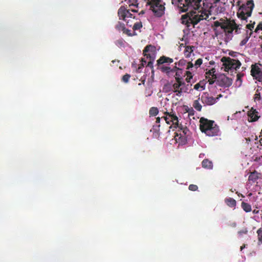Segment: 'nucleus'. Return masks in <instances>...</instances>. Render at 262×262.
Returning a JSON list of instances; mask_svg holds the SVG:
<instances>
[{"label":"nucleus","instance_id":"obj_1","mask_svg":"<svg viewBox=\"0 0 262 262\" xmlns=\"http://www.w3.org/2000/svg\"><path fill=\"white\" fill-rule=\"evenodd\" d=\"M205 0H185V3L182 4L181 7V11L185 12L188 9L192 10L181 16V23L190 27L192 25L195 26L200 21L206 20L210 15V6L205 5Z\"/></svg>","mask_w":262,"mask_h":262},{"label":"nucleus","instance_id":"obj_2","mask_svg":"<svg viewBox=\"0 0 262 262\" xmlns=\"http://www.w3.org/2000/svg\"><path fill=\"white\" fill-rule=\"evenodd\" d=\"M200 129L201 132L208 137H214L219 134V127L214 122L204 117L200 118Z\"/></svg>","mask_w":262,"mask_h":262},{"label":"nucleus","instance_id":"obj_3","mask_svg":"<svg viewBox=\"0 0 262 262\" xmlns=\"http://www.w3.org/2000/svg\"><path fill=\"white\" fill-rule=\"evenodd\" d=\"M168 77H173L176 81H184L183 77L185 76V73H183V70L176 66L172 68L166 66H161L159 69Z\"/></svg>","mask_w":262,"mask_h":262},{"label":"nucleus","instance_id":"obj_4","mask_svg":"<svg viewBox=\"0 0 262 262\" xmlns=\"http://www.w3.org/2000/svg\"><path fill=\"white\" fill-rule=\"evenodd\" d=\"M146 6H149V10L152 11L154 15L161 17L165 11V3L162 0H145Z\"/></svg>","mask_w":262,"mask_h":262},{"label":"nucleus","instance_id":"obj_5","mask_svg":"<svg viewBox=\"0 0 262 262\" xmlns=\"http://www.w3.org/2000/svg\"><path fill=\"white\" fill-rule=\"evenodd\" d=\"M254 3L253 0H249L247 3L239 7V10L237 12V16L242 20L251 16V12L253 10Z\"/></svg>","mask_w":262,"mask_h":262},{"label":"nucleus","instance_id":"obj_6","mask_svg":"<svg viewBox=\"0 0 262 262\" xmlns=\"http://www.w3.org/2000/svg\"><path fill=\"white\" fill-rule=\"evenodd\" d=\"M221 61L224 67V70L229 71L237 70L241 66V63L237 59H231L229 57L224 56L221 58Z\"/></svg>","mask_w":262,"mask_h":262},{"label":"nucleus","instance_id":"obj_7","mask_svg":"<svg viewBox=\"0 0 262 262\" xmlns=\"http://www.w3.org/2000/svg\"><path fill=\"white\" fill-rule=\"evenodd\" d=\"M216 84L219 86L229 88L232 85V80L224 74H221L215 79Z\"/></svg>","mask_w":262,"mask_h":262},{"label":"nucleus","instance_id":"obj_8","mask_svg":"<svg viewBox=\"0 0 262 262\" xmlns=\"http://www.w3.org/2000/svg\"><path fill=\"white\" fill-rule=\"evenodd\" d=\"M176 82L173 83L172 85V91L176 93V96L180 97L182 93H187V89H184L183 86L185 85V83L184 81H176Z\"/></svg>","mask_w":262,"mask_h":262},{"label":"nucleus","instance_id":"obj_9","mask_svg":"<svg viewBox=\"0 0 262 262\" xmlns=\"http://www.w3.org/2000/svg\"><path fill=\"white\" fill-rule=\"evenodd\" d=\"M164 115H165V116L162 117V118H163V119L165 120V122L167 123V124H170L171 123H172V124H173V125L174 126L179 125V120H178V117L176 116V115L172 113V112H165V113H164Z\"/></svg>","mask_w":262,"mask_h":262},{"label":"nucleus","instance_id":"obj_10","mask_svg":"<svg viewBox=\"0 0 262 262\" xmlns=\"http://www.w3.org/2000/svg\"><path fill=\"white\" fill-rule=\"evenodd\" d=\"M130 11L133 12H137V10L135 9H127L125 7L121 6L118 10V16H119L120 19L126 21V15Z\"/></svg>","mask_w":262,"mask_h":262},{"label":"nucleus","instance_id":"obj_11","mask_svg":"<svg viewBox=\"0 0 262 262\" xmlns=\"http://www.w3.org/2000/svg\"><path fill=\"white\" fill-rule=\"evenodd\" d=\"M218 100V97L214 98L212 96H210L208 94L205 93L201 96V101L202 103L207 105H212L214 103H216Z\"/></svg>","mask_w":262,"mask_h":262},{"label":"nucleus","instance_id":"obj_12","mask_svg":"<svg viewBox=\"0 0 262 262\" xmlns=\"http://www.w3.org/2000/svg\"><path fill=\"white\" fill-rule=\"evenodd\" d=\"M153 47L151 45H147L144 49V56H146L149 61H154L155 60V53L152 51Z\"/></svg>","mask_w":262,"mask_h":262},{"label":"nucleus","instance_id":"obj_13","mask_svg":"<svg viewBox=\"0 0 262 262\" xmlns=\"http://www.w3.org/2000/svg\"><path fill=\"white\" fill-rule=\"evenodd\" d=\"M215 73V70L214 68L211 69L210 70L208 71L205 73L206 75V79L208 80V83L210 84H213L214 83V80L216 79L218 77L216 75L214 74Z\"/></svg>","mask_w":262,"mask_h":262},{"label":"nucleus","instance_id":"obj_14","mask_svg":"<svg viewBox=\"0 0 262 262\" xmlns=\"http://www.w3.org/2000/svg\"><path fill=\"white\" fill-rule=\"evenodd\" d=\"M238 25H237L234 20H232V24L229 25L225 27L221 28L222 29L224 30V33L227 34H232L233 30L237 28H239Z\"/></svg>","mask_w":262,"mask_h":262},{"label":"nucleus","instance_id":"obj_15","mask_svg":"<svg viewBox=\"0 0 262 262\" xmlns=\"http://www.w3.org/2000/svg\"><path fill=\"white\" fill-rule=\"evenodd\" d=\"M173 62V60L168 57L162 56H161L160 58L158 59V61H157V66H158V69L161 66H165L163 64L165 63H172Z\"/></svg>","mask_w":262,"mask_h":262},{"label":"nucleus","instance_id":"obj_16","mask_svg":"<svg viewBox=\"0 0 262 262\" xmlns=\"http://www.w3.org/2000/svg\"><path fill=\"white\" fill-rule=\"evenodd\" d=\"M187 136V135H183V133L176 132L174 140L181 144H185L187 141V139H186Z\"/></svg>","mask_w":262,"mask_h":262},{"label":"nucleus","instance_id":"obj_17","mask_svg":"<svg viewBox=\"0 0 262 262\" xmlns=\"http://www.w3.org/2000/svg\"><path fill=\"white\" fill-rule=\"evenodd\" d=\"M248 117L250 118V122H254L257 121L259 118L258 112L253 108H251L248 112Z\"/></svg>","mask_w":262,"mask_h":262},{"label":"nucleus","instance_id":"obj_18","mask_svg":"<svg viewBox=\"0 0 262 262\" xmlns=\"http://www.w3.org/2000/svg\"><path fill=\"white\" fill-rule=\"evenodd\" d=\"M150 132L152 133L153 138L158 139L160 137V124L153 125Z\"/></svg>","mask_w":262,"mask_h":262},{"label":"nucleus","instance_id":"obj_19","mask_svg":"<svg viewBox=\"0 0 262 262\" xmlns=\"http://www.w3.org/2000/svg\"><path fill=\"white\" fill-rule=\"evenodd\" d=\"M260 173L258 172L256 170H254L253 172H251L250 175L248 176V181L254 183L256 182L257 180L258 179Z\"/></svg>","mask_w":262,"mask_h":262},{"label":"nucleus","instance_id":"obj_20","mask_svg":"<svg viewBox=\"0 0 262 262\" xmlns=\"http://www.w3.org/2000/svg\"><path fill=\"white\" fill-rule=\"evenodd\" d=\"M252 34V32H249L248 30H246L245 38L243 39V40L241 41V42H239V46H241V47L245 46L247 41H248V39L250 38V37H251Z\"/></svg>","mask_w":262,"mask_h":262},{"label":"nucleus","instance_id":"obj_21","mask_svg":"<svg viewBox=\"0 0 262 262\" xmlns=\"http://www.w3.org/2000/svg\"><path fill=\"white\" fill-rule=\"evenodd\" d=\"M202 167L204 168H206L208 169H211L212 168H213V163H212V162L208 160V159H205L203 160L202 163Z\"/></svg>","mask_w":262,"mask_h":262},{"label":"nucleus","instance_id":"obj_22","mask_svg":"<svg viewBox=\"0 0 262 262\" xmlns=\"http://www.w3.org/2000/svg\"><path fill=\"white\" fill-rule=\"evenodd\" d=\"M229 25H232V20H228L223 23H221L219 21H214V23H213V25H214V27L216 28H222Z\"/></svg>","mask_w":262,"mask_h":262},{"label":"nucleus","instance_id":"obj_23","mask_svg":"<svg viewBox=\"0 0 262 262\" xmlns=\"http://www.w3.org/2000/svg\"><path fill=\"white\" fill-rule=\"evenodd\" d=\"M193 46H186L184 50V55L186 58H189L190 56V54L193 52Z\"/></svg>","mask_w":262,"mask_h":262},{"label":"nucleus","instance_id":"obj_24","mask_svg":"<svg viewBox=\"0 0 262 262\" xmlns=\"http://www.w3.org/2000/svg\"><path fill=\"white\" fill-rule=\"evenodd\" d=\"M224 201H225L227 206L231 208H234L236 206V201L231 198H226Z\"/></svg>","mask_w":262,"mask_h":262},{"label":"nucleus","instance_id":"obj_25","mask_svg":"<svg viewBox=\"0 0 262 262\" xmlns=\"http://www.w3.org/2000/svg\"><path fill=\"white\" fill-rule=\"evenodd\" d=\"M257 235H258V242H257V246L259 247L262 245V228H258L257 230Z\"/></svg>","mask_w":262,"mask_h":262},{"label":"nucleus","instance_id":"obj_26","mask_svg":"<svg viewBox=\"0 0 262 262\" xmlns=\"http://www.w3.org/2000/svg\"><path fill=\"white\" fill-rule=\"evenodd\" d=\"M176 127L179 128L176 133H180L183 135H188L189 133V129L186 127H183L182 125L176 126Z\"/></svg>","mask_w":262,"mask_h":262},{"label":"nucleus","instance_id":"obj_27","mask_svg":"<svg viewBox=\"0 0 262 262\" xmlns=\"http://www.w3.org/2000/svg\"><path fill=\"white\" fill-rule=\"evenodd\" d=\"M242 208L246 212H250L251 211V205L244 202L242 203Z\"/></svg>","mask_w":262,"mask_h":262},{"label":"nucleus","instance_id":"obj_28","mask_svg":"<svg viewBox=\"0 0 262 262\" xmlns=\"http://www.w3.org/2000/svg\"><path fill=\"white\" fill-rule=\"evenodd\" d=\"M149 116H155L158 114V109L156 107H152L149 108Z\"/></svg>","mask_w":262,"mask_h":262},{"label":"nucleus","instance_id":"obj_29","mask_svg":"<svg viewBox=\"0 0 262 262\" xmlns=\"http://www.w3.org/2000/svg\"><path fill=\"white\" fill-rule=\"evenodd\" d=\"M192 106L198 112H200L201 110H202V105L199 103V101H198V100H195L194 101H193Z\"/></svg>","mask_w":262,"mask_h":262},{"label":"nucleus","instance_id":"obj_30","mask_svg":"<svg viewBox=\"0 0 262 262\" xmlns=\"http://www.w3.org/2000/svg\"><path fill=\"white\" fill-rule=\"evenodd\" d=\"M116 29L119 31H120L121 30H126L127 29H126L124 27V24L120 21H118L117 24L116 25Z\"/></svg>","mask_w":262,"mask_h":262},{"label":"nucleus","instance_id":"obj_31","mask_svg":"<svg viewBox=\"0 0 262 262\" xmlns=\"http://www.w3.org/2000/svg\"><path fill=\"white\" fill-rule=\"evenodd\" d=\"M185 75L187 76V78L185 80L187 83H190V80L192 79V74L190 71H186Z\"/></svg>","mask_w":262,"mask_h":262},{"label":"nucleus","instance_id":"obj_32","mask_svg":"<svg viewBox=\"0 0 262 262\" xmlns=\"http://www.w3.org/2000/svg\"><path fill=\"white\" fill-rule=\"evenodd\" d=\"M187 63L188 62H186V60L182 59L180 60L179 61L176 62V63H174V64H176V66H174L177 67V66H178L179 67H184L185 65L187 64Z\"/></svg>","mask_w":262,"mask_h":262},{"label":"nucleus","instance_id":"obj_33","mask_svg":"<svg viewBox=\"0 0 262 262\" xmlns=\"http://www.w3.org/2000/svg\"><path fill=\"white\" fill-rule=\"evenodd\" d=\"M261 88H260V89L257 90L256 91V93L254 94V97H253V99H254V101H259L261 100V96L260 95V92H259V91H261Z\"/></svg>","mask_w":262,"mask_h":262},{"label":"nucleus","instance_id":"obj_34","mask_svg":"<svg viewBox=\"0 0 262 262\" xmlns=\"http://www.w3.org/2000/svg\"><path fill=\"white\" fill-rule=\"evenodd\" d=\"M130 77V75H129V74H126L124 75L123 76H122V78H121V81L122 82L127 83L129 81V78Z\"/></svg>","mask_w":262,"mask_h":262},{"label":"nucleus","instance_id":"obj_35","mask_svg":"<svg viewBox=\"0 0 262 262\" xmlns=\"http://www.w3.org/2000/svg\"><path fill=\"white\" fill-rule=\"evenodd\" d=\"M129 7H138V4L137 3V0H128Z\"/></svg>","mask_w":262,"mask_h":262},{"label":"nucleus","instance_id":"obj_36","mask_svg":"<svg viewBox=\"0 0 262 262\" xmlns=\"http://www.w3.org/2000/svg\"><path fill=\"white\" fill-rule=\"evenodd\" d=\"M142 27V23H141V21H139L134 24V27H133V29H134V30H138L140 28H141Z\"/></svg>","mask_w":262,"mask_h":262},{"label":"nucleus","instance_id":"obj_37","mask_svg":"<svg viewBox=\"0 0 262 262\" xmlns=\"http://www.w3.org/2000/svg\"><path fill=\"white\" fill-rule=\"evenodd\" d=\"M124 41L122 38H120L116 41V45L119 47H122L124 46Z\"/></svg>","mask_w":262,"mask_h":262},{"label":"nucleus","instance_id":"obj_38","mask_svg":"<svg viewBox=\"0 0 262 262\" xmlns=\"http://www.w3.org/2000/svg\"><path fill=\"white\" fill-rule=\"evenodd\" d=\"M254 25H255L254 22H253V24H250L247 25V26H246V28H247V29H248L247 31H248L249 32H252V29H253Z\"/></svg>","mask_w":262,"mask_h":262},{"label":"nucleus","instance_id":"obj_39","mask_svg":"<svg viewBox=\"0 0 262 262\" xmlns=\"http://www.w3.org/2000/svg\"><path fill=\"white\" fill-rule=\"evenodd\" d=\"M244 76L243 73H238L236 76V82H239V85L241 84V78Z\"/></svg>","mask_w":262,"mask_h":262},{"label":"nucleus","instance_id":"obj_40","mask_svg":"<svg viewBox=\"0 0 262 262\" xmlns=\"http://www.w3.org/2000/svg\"><path fill=\"white\" fill-rule=\"evenodd\" d=\"M248 232V231H247V229L245 228L238 231V235H239V236H243V235L247 234Z\"/></svg>","mask_w":262,"mask_h":262},{"label":"nucleus","instance_id":"obj_41","mask_svg":"<svg viewBox=\"0 0 262 262\" xmlns=\"http://www.w3.org/2000/svg\"><path fill=\"white\" fill-rule=\"evenodd\" d=\"M194 90L196 91H202L204 89L203 86L200 85V83H197V84L194 85Z\"/></svg>","mask_w":262,"mask_h":262},{"label":"nucleus","instance_id":"obj_42","mask_svg":"<svg viewBox=\"0 0 262 262\" xmlns=\"http://www.w3.org/2000/svg\"><path fill=\"white\" fill-rule=\"evenodd\" d=\"M188 189L190 191H195L198 190V186L195 185L191 184L188 186Z\"/></svg>","mask_w":262,"mask_h":262},{"label":"nucleus","instance_id":"obj_43","mask_svg":"<svg viewBox=\"0 0 262 262\" xmlns=\"http://www.w3.org/2000/svg\"><path fill=\"white\" fill-rule=\"evenodd\" d=\"M121 31H122L124 34H126V35L128 36H132L134 35V34H132L130 33V30L128 29H125L124 30H121Z\"/></svg>","mask_w":262,"mask_h":262},{"label":"nucleus","instance_id":"obj_44","mask_svg":"<svg viewBox=\"0 0 262 262\" xmlns=\"http://www.w3.org/2000/svg\"><path fill=\"white\" fill-rule=\"evenodd\" d=\"M262 30V21L259 23V24H258V26H257V27H256L255 30H254V32L257 33L259 31H261Z\"/></svg>","mask_w":262,"mask_h":262},{"label":"nucleus","instance_id":"obj_45","mask_svg":"<svg viewBox=\"0 0 262 262\" xmlns=\"http://www.w3.org/2000/svg\"><path fill=\"white\" fill-rule=\"evenodd\" d=\"M202 63H203V60L201 58H199L195 61V66L199 67L202 64Z\"/></svg>","mask_w":262,"mask_h":262},{"label":"nucleus","instance_id":"obj_46","mask_svg":"<svg viewBox=\"0 0 262 262\" xmlns=\"http://www.w3.org/2000/svg\"><path fill=\"white\" fill-rule=\"evenodd\" d=\"M153 62L154 61H149L147 63V67H149L151 69V70H153Z\"/></svg>","mask_w":262,"mask_h":262},{"label":"nucleus","instance_id":"obj_47","mask_svg":"<svg viewBox=\"0 0 262 262\" xmlns=\"http://www.w3.org/2000/svg\"><path fill=\"white\" fill-rule=\"evenodd\" d=\"M186 65H187V70L191 69L193 67V64L191 62H187V64Z\"/></svg>","mask_w":262,"mask_h":262},{"label":"nucleus","instance_id":"obj_48","mask_svg":"<svg viewBox=\"0 0 262 262\" xmlns=\"http://www.w3.org/2000/svg\"><path fill=\"white\" fill-rule=\"evenodd\" d=\"M142 63L141 64L139 65V68H138V71H139L140 69H142V67H143V63H146V61L143 59H141Z\"/></svg>","mask_w":262,"mask_h":262},{"label":"nucleus","instance_id":"obj_49","mask_svg":"<svg viewBox=\"0 0 262 262\" xmlns=\"http://www.w3.org/2000/svg\"><path fill=\"white\" fill-rule=\"evenodd\" d=\"M134 18V16L132 14V13H130V12L128 13V14H127V15H126V18Z\"/></svg>","mask_w":262,"mask_h":262},{"label":"nucleus","instance_id":"obj_50","mask_svg":"<svg viewBox=\"0 0 262 262\" xmlns=\"http://www.w3.org/2000/svg\"><path fill=\"white\" fill-rule=\"evenodd\" d=\"M239 30H240V28L239 27L236 28V29H234V33H235V34H239Z\"/></svg>","mask_w":262,"mask_h":262},{"label":"nucleus","instance_id":"obj_51","mask_svg":"<svg viewBox=\"0 0 262 262\" xmlns=\"http://www.w3.org/2000/svg\"><path fill=\"white\" fill-rule=\"evenodd\" d=\"M160 121H161L160 117H157V118H156V123H157V124H159L160 123Z\"/></svg>","mask_w":262,"mask_h":262},{"label":"nucleus","instance_id":"obj_52","mask_svg":"<svg viewBox=\"0 0 262 262\" xmlns=\"http://www.w3.org/2000/svg\"><path fill=\"white\" fill-rule=\"evenodd\" d=\"M145 11L144 10H142L141 11L139 12V15H142L144 14Z\"/></svg>","mask_w":262,"mask_h":262},{"label":"nucleus","instance_id":"obj_53","mask_svg":"<svg viewBox=\"0 0 262 262\" xmlns=\"http://www.w3.org/2000/svg\"><path fill=\"white\" fill-rule=\"evenodd\" d=\"M213 1V4H216L217 3H219L220 0H212Z\"/></svg>","mask_w":262,"mask_h":262},{"label":"nucleus","instance_id":"obj_54","mask_svg":"<svg viewBox=\"0 0 262 262\" xmlns=\"http://www.w3.org/2000/svg\"><path fill=\"white\" fill-rule=\"evenodd\" d=\"M245 244H243V246H241V248H239V249H241V251H242V250L245 249Z\"/></svg>","mask_w":262,"mask_h":262},{"label":"nucleus","instance_id":"obj_55","mask_svg":"<svg viewBox=\"0 0 262 262\" xmlns=\"http://www.w3.org/2000/svg\"><path fill=\"white\" fill-rule=\"evenodd\" d=\"M188 86H189V85H188V84H186L185 85H184V86H181V88H184V89H187V90H188V88H187V87H188Z\"/></svg>","mask_w":262,"mask_h":262},{"label":"nucleus","instance_id":"obj_56","mask_svg":"<svg viewBox=\"0 0 262 262\" xmlns=\"http://www.w3.org/2000/svg\"><path fill=\"white\" fill-rule=\"evenodd\" d=\"M221 97H222V94H220V95H219V96H217V97H216V98H219V99L220 98H221Z\"/></svg>","mask_w":262,"mask_h":262},{"label":"nucleus","instance_id":"obj_57","mask_svg":"<svg viewBox=\"0 0 262 262\" xmlns=\"http://www.w3.org/2000/svg\"><path fill=\"white\" fill-rule=\"evenodd\" d=\"M254 140H257V136L255 137V138H254Z\"/></svg>","mask_w":262,"mask_h":262},{"label":"nucleus","instance_id":"obj_58","mask_svg":"<svg viewBox=\"0 0 262 262\" xmlns=\"http://www.w3.org/2000/svg\"><path fill=\"white\" fill-rule=\"evenodd\" d=\"M248 196H251V193H250L248 194Z\"/></svg>","mask_w":262,"mask_h":262},{"label":"nucleus","instance_id":"obj_59","mask_svg":"<svg viewBox=\"0 0 262 262\" xmlns=\"http://www.w3.org/2000/svg\"><path fill=\"white\" fill-rule=\"evenodd\" d=\"M233 55V54H231V53H229V55L232 56Z\"/></svg>","mask_w":262,"mask_h":262},{"label":"nucleus","instance_id":"obj_60","mask_svg":"<svg viewBox=\"0 0 262 262\" xmlns=\"http://www.w3.org/2000/svg\"><path fill=\"white\" fill-rule=\"evenodd\" d=\"M247 141H250V139H247Z\"/></svg>","mask_w":262,"mask_h":262},{"label":"nucleus","instance_id":"obj_61","mask_svg":"<svg viewBox=\"0 0 262 262\" xmlns=\"http://www.w3.org/2000/svg\"><path fill=\"white\" fill-rule=\"evenodd\" d=\"M210 63H211V64H213V62L211 61V62H210Z\"/></svg>","mask_w":262,"mask_h":262}]
</instances>
